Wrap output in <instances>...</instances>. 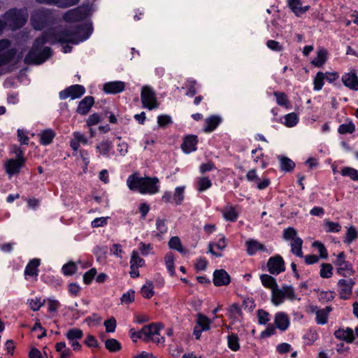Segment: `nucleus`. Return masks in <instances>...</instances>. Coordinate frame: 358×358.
I'll return each instance as SVG.
<instances>
[{"instance_id": "nucleus-23", "label": "nucleus", "mask_w": 358, "mask_h": 358, "mask_svg": "<svg viewBox=\"0 0 358 358\" xmlns=\"http://www.w3.org/2000/svg\"><path fill=\"white\" fill-rule=\"evenodd\" d=\"M197 139L195 136H186L181 145L182 151L189 154L196 150Z\"/></svg>"}, {"instance_id": "nucleus-56", "label": "nucleus", "mask_w": 358, "mask_h": 358, "mask_svg": "<svg viewBox=\"0 0 358 358\" xmlns=\"http://www.w3.org/2000/svg\"><path fill=\"white\" fill-rule=\"evenodd\" d=\"M283 238L286 241H292L299 237L297 236V231L295 229L288 227L283 231Z\"/></svg>"}, {"instance_id": "nucleus-46", "label": "nucleus", "mask_w": 358, "mask_h": 358, "mask_svg": "<svg viewBox=\"0 0 358 358\" xmlns=\"http://www.w3.org/2000/svg\"><path fill=\"white\" fill-rule=\"evenodd\" d=\"M324 228L327 232L337 233L341 231V226L338 222L325 220L324 221Z\"/></svg>"}, {"instance_id": "nucleus-49", "label": "nucleus", "mask_w": 358, "mask_h": 358, "mask_svg": "<svg viewBox=\"0 0 358 358\" xmlns=\"http://www.w3.org/2000/svg\"><path fill=\"white\" fill-rule=\"evenodd\" d=\"M228 347L233 351H238L240 348L239 340L236 335L231 334L227 338Z\"/></svg>"}, {"instance_id": "nucleus-18", "label": "nucleus", "mask_w": 358, "mask_h": 358, "mask_svg": "<svg viewBox=\"0 0 358 358\" xmlns=\"http://www.w3.org/2000/svg\"><path fill=\"white\" fill-rule=\"evenodd\" d=\"M231 278L224 269L215 270L213 273V283L215 286H226L230 283Z\"/></svg>"}, {"instance_id": "nucleus-62", "label": "nucleus", "mask_w": 358, "mask_h": 358, "mask_svg": "<svg viewBox=\"0 0 358 358\" xmlns=\"http://www.w3.org/2000/svg\"><path fill=\"white\" fill-rule=\"evenodd\" d=\"M318 338L317 333L315 330H310L304 336L303 338L307 345H312Z\"/></svg>"}, {"instance_id": "nucleus-19", "label": "nucleus", "mask_w": 358, "mask_h": 358, "mask_svg": "<svg viewBox=\"0 0 358 358\" xmlns=\"http://www.w3.org/2000/svg\"><path fill=\"white\" fill-rule=\"evenodd\" d=\"M222 216L226 221L236 222L239 216V210L237 206L227 204L221 210Z\"/></svg>"}, {"instance_id": "nucleus-17", "label": "nucleus", "mask_w": 358, "mask_h": 358, "mask_svg": "<svg viewBox=\"0 0 358 358\" xmlns=\"http://www.w3.org/2000/svg\"><path fill=\"white\" fill-rule=\"evenodd\" d=\"M274 324L280 331H286L290 324L288 315L285 312L276 313L274 316Z\"/></svg>"}, {"instance_id": "nucleus-8", "label": "nucleus", "mask_w": 358, "mask_h": 358, "mask_svg": "<svg viewBox=\"0 0 358 358\" xmlns=\"http://www.w3.org/2000/svg\"><path fill=\"white\" fill-rule=\"evenodd\" d=\"M65 336L73 350L79 351L81 349V345L79 343V340L83 338V332L80 329H69L65 333Z\"/></svg>"}, {"instance_id": "nucleus-43", "label": "nucleus", "mask_w": 358, "mask_h": 358, "mask_svg": "<svg viewBox=\"0 0 358 358\" xmlns=\"http://www.w3.org/2000/svg\"><path fill=\"white\" fill-rule=\"evenodd\" d=\"M260 279L262 285L271 290L278 286L275 280L269 275L263 274L260 276Z\"/></svg>"}, {"instance_id": "nucleus-5", "label": "nucleus", "mask_w": 358, "mask_h": 358, "mask_svg": "<svg viewBox=\"0 0 358 358\" xmlns=\"http://www.w3.org/2000/svg\"><path fill=\"white\" fill-rule=\"evenodd\" d=\"M13 152L16 154L17 159H9L5 164L6 171L10 177L20 172V170L25 161L23 157L22 151L20 148L14 146Z\"/></svg>"}, {"instance_id": "nucleus-2", "label": "nucleus", "mask_w": 358, "mask_h": 358, "mask_svg": "<svg viewBox=\"0 0 358 358\" xmlns=\"http://www.w3.org/2000/svg\"><path fill=\"white\" fill-rule=\"evenodd\" d=\"M27 18L28 14L26 10H10L5 16V22L0 20V34L3 30L5 25L9 26L12 29L22 27Z\"/></svg>"}, {"instance_id": "nucleus-53", "label": "nucleus", "mask_w": 358, "mask_h": 358, "mask_svg": "<svg viewBox=\"0 0 358 358\" xmlns=\"http://www.w3.org/2000/svg\"><path fill=\"white\" fill-rule=\"evenodd\" d=\"M324 73L318 72L313 80L314 90L320 91L324 85Z\"/></svg>"}, {"instance_id": "nucleus-55", "label": "nucleus", "mask_w": 358, "mask_h": 358, "mask_svg": "<svg viewBox=\"0 0 358 358\" xmlns=\"http://www.w3.org/2000/svg\"><path fill=\"white\" fill-rule=\"evenodd\" d=\"M44 22V17L38 13H36L31 17L32 25L36 29H41L43 26Z\"/></svg>"}, {"instance_id": "nucleus-9", "label": "nucleus", "mask_w": 358, "mask_h": 358, "mask_svg": "<svg viewBox=\"0 0 358 358\" xmlns=\"http://www.w3.org/2000/svg\"><path fill=\"white\" fill-rule=\"evenodd\" d=\"M227 246V240L226 237L220 234L217 236V240L210 242L208 245V252L215 257H222V251Z\"/></svg>"}, {"instance_id": "nucleus-20", "label": "nucleus", "mask_w": 358, "mask_h": 358, "mask_svg": "<svg viewBox=\"0 0 358 358\" xmlns=\"http://www.w3.org/2000/svg\"><path fill=\"white\" fill-rule=\"evenodd\" d=\"M103 90L107 94H117L125 89V83L122 81H112L104 84Z\"/></svg>"}, {"instance_id": "nucleus-40", "label": "nucleus", "mask_w": 358, "mask_h": 358, "mask_svg": "<svg viewBox=\"0 0 358 358\" xmlns=\"http://www.w3.org/2000/svg\"><path fill=\"white\" fill-rule=\"evenodd\" d=\"M105 347L110 352H115L121 350L122 345L117 340L109 338L106 341Z\"/></svg>"}, {"instance_id": "nucleus-57", "label": "nucleus", "mask_w": 358, "mask_h": 358, "mask_svg": "<svg viewBox=\"0 0 358 358\" xmlns=\"http://www.w3.org/2000/svg\"><path fill=\"white\" fill-rule=\"evenodd\" d=\"M62 273L65 275H71L77 271L76 264L74 262H69L62 266Z\"/></svg>"}, {"instance_id": "nucleus-13", "label": "nucleus", "mask_w": 358, "mask_h": 358, "mask_svg": "<svg viewBox=\"0 0 358 358\" xmlns=\"http://www.w3.org/2000/svg\"><path fill=\"white\" fill-rule=\"evenodd\" d=\"M268 271L274 275H278L285 269L283 259L280 255L271 257L267 263Z\"/></svg>"}, {"instance_id": "nucleus-22", "label": "nucleus", "mask_w": 358, "mask_h": 358, "mask_svg": "<svg viewBox=\"0 0 358 358\" xmlns=\"http://www.w3.org/2000/svg\"><path fill=\"white\" fill-rule=\"evenodd\" d=\"M73 138L70 141V146L74 151H78L80 143L87 145L89 143L87 137L80 131H74Z\"/></svg>"}, {"instance_id": "nucleus-44", "label": "nucleus", "mask_w": 358, "mask_h": 358, "mask_svg": "<svg viewBox=\"0 0 358 358\" xmlns=\"http://www.w3.org/2000/svg\"><path fill=\"white\" fill-rule=\"evenodd\" d=\"M302 243L303 241L299 237L290 241L292 252L298 257H302Z\"/></svg>"}, {"instance_id": "nucleus-7", "label": "nucleus", "mask_w": 358, "mask_h": 358, "mask_svg": "<svg viewBox=\"0 0 358 358\" xmlns=\"http://www.w3.org/2000/svg\"><path fill=\"white\" fill-rule=\"evenodd\" d=\"M16 52L10 48V43L7 39L0 40V66L9 62Z\"/></svg>"}, {"instance_id": "nucleus-32", "label": "nucleus", "mask_w": 358, "mask_h": 358, "mask_svg": "<svg viewBox=\"0 0 358 358\" xmlns=\"http://www.w3.org/2000/svg\"><path fill=\"white\" fill-rule=\"evenodd\" d=\"M41 264L39 259H33L27 265L24 271L26 275L36 276L38 275V267Z\"/></svg>"}, {"instance_id": "nucleus-48", "label": "nucleus", "mask_w": 358, "mask_h": 358, "mask_svg": "<svg viewBox=\"0 0 358 358\" xmlns=\"http://www.w3.org/2000/svg\"><path fill=\"white\" fill-rule=\"evenodd\" d=\"M154 285L150 281L146 282V283L142 287L141 292L143 297L150 299L154 295Z\"/></svg>"}, {"instance_id": "nucleus-41", "label": "nucleus", "mask_w": 358, "mask_h": 358, "mask_svg": "<svg viewBox=\"0 0 358 358\" xmlns=\"http://www.w3.org/2000/svg\"><path fill=\"white\" fill-rule=\"evenodd\" d=\"M212 321L202 314L197 315L196 324L201 329V331H207L210 329Z\"/></svg>"}, {"instance_id": "nucleus-59", "label": "nucleus", "mask_w": 358, "mask_h": 358, "mask_svg": "<svg viewBox=\"0 0 358 358\" xmlns=\"http://www.w3.org/2000/svg\"><path fill=\"white\" fill-rule=\"evenodd\" d=\"M258 322L260 324H266L270 320V315L268 312L259 309L257 312Z\"/></svg>"}, {"instance_id": "nucleus-54", "label": "nucleus", "mask_w": 358, "mask_h": 358, "mask_svg": "<svg viewBox=\"0 0 358 358\" xmlns=\"http://www.w3.org/2000/svg\"><path fill=\"white\" fill-rule=\"evenodd\" d=\"M156 229L158 231L156 236L159 237V239H161V234H166L168 230L166 221L164 220L157 219L156 221Z\"/></svg>"}, {"instance_id": "nucleus-39", "label": "nucleus", "mask_w": 358, "mask_h": 358, "mask_svg": "<svg viewBox=\"0 0 358 358\" xmlns=\"http://www.w3.org/2000/svg\"><path fill=\"white\" fill-rule=\"evenodd\" d=\"M145 264V261L142 259L136 250H133L130 259V268L142 267Z\"/></svg>"}, {"instance_id": "nucleus-45", "label": "nucleus", "mask_w": 358, "mask_h": 358, "mask_svg": "<svg viewBox=\"0 0 358 358\" xmlns=\"http://www.w3.org/2000/svg\"><path fill=\"white\" fill-rule=\"evenodd\" d=\"M358 237V232L354 227H350L346 232L343 242L347 244L352 243Z\"/></svg>"}, {"instance_id": "nucleus-31", "label": "nucleus", "mask_w": 358, "mask_h": 358, "mask_svg": "<svg viewBox=\"0 0 358 358\" xmlns=\"http://www.w3.org/2000/svg\"><path fill=\"white\" fill-rule=\"evenodd\" d=\"M113 148V143L108 140L103 141L98 143L96 146V150L99 155L104 157H108L109 152Z\"/></svg>"}, {"instance_id": "nucleus-24", "label": "nucleus", "mask_w": 358, "mask_h": 358, "mask_svg": "<svg viewBox=\"0 0 358 358\" xmlns=\"http://www.w3.org/2000/svg\"><path fill=\"white\" fill-rule=\"evenodd\" d=\"M331 310V308L329 306L323 309H318L317 307L312 308V312L315 313V320L318 324H325L327 322L328 315Z\"/></svg>"}, {"instance_id": "nucleus-47", "label": "nucleus", "mask_w": 358, "mask_h": 358, "mask_svg": "<svg viewBox=\"0 0 358 358\" xmlns=\"http://www.w3.org/2000/svg\"><path fill=\"white\" fill-rule=\"evenodd\" d=\"M333 275V267L330 264L322 263L320 271V275L322 278H329Z\"/></svg>"}, {"instance_id": "nucleus-3", "label": "nucleus", "mask_w": 358, "mask_h": 358, "mask_svg": "<svg viewBox=\"0 0 358 358\" xmlns=\"http://www.w3.org/2000/svg\"><path fill=\"white\" fill-rule=\"evenodd\" d=\"M285 299L289 301L299 300L294 292V288L292 286L283 285L281 288L278 286L271 290V303L275 306H278L283 303Z\"/></svg>"}, {"instance_id": "nucleus-14", "label": "nucleus", "mask_w": 358, "mask_h": 358, "mask_svg": "<svg viewBox=\"0 0 358 358\" xmlns=\"http://www.w3.org/2000/svg\"><path fill=\"white\" fill-rule=\"evenodd\" d=\"M143 194H155L159 192V180L157 178H143Z\"/></svg>"}, {"instance_id": "nucleus-61", "label": "nucleus", "mask_w": 358, "mask_h": 358, "mask_svg": "<svg viewBox=\"0 0 358 358\" xmlns=\"http://www.w3.org/2000/svg\"><path fill=\"white\" fill-rule=\"evenodd\" d=\"M45 300H41V298L36 297L29 301V304L31 310L37 311L44 304Z\"/></svg>"}, {"instance_id": "nucleus-60", "label": "nucleus", "mask_w": 358, "mask_h": 358, "mask_svg": "<svg viewBox=\"0 0 358 358\" xmlns=\"http://www.w3.org/2000/svg\"><path fill=\"white\" fill-rule=\"evenodd\" d=\"M107 333H113L115 331L117 327V322L113 317H110L106 320L103 323Z\"/></svg>"}, {"instance_id": "nucleus-33", "label": "nucleus", "mask_w": 358, "mask_h": 358, "mask_svg": "<svg viewBox=\"0 0 358 358\" xmlns=\"http://www.w3.org/2000/svg\"><path fill=\"white\" fill-rule=\"evenodd\" d=\"M247 245V251L249 255H252L255 254L259 250H265V248L264 245H262L261 243L255 241V240H250L246 242Z\"/></svg>"}, {"instance_id": "nucleus-27", "label": "nucleus", "mask_w": 358, "mask_h": 358, "mask_svg": "<svg viewBox=\"0 0 358 358\" xmlns=\"http://www.w3.org/2000/svg\"><path fill=\"white\" fill-rule=\"evenodd\" d=\"M327 51L325 49H318L316 57L311 62L312 64L316 67L322 66L327 59Z\"/></svg>"}, {"instance_id": "nucleus-29", "label": "nucleus", "mask_w": 358, "mask_h": 358, "mask_svg": "<svg viewBox=\"0 0 358 358\" xmlns=\"http://www.w3.org/2000/svg\"><path fill=\"white\" fill-rule=\"evenodd\" d=\"M93 103L94 98L92 96H86L80 101L78 107V112L82 115L87 114L89 112L90 108L92 106Z\"/></svg>"}, {"instance_id": "nucleus-28", "label": "nucleus", "mask_w": 358, "mask_h": 358, "mask_svg": "<svg viewBox=\"0 0 358 358\" xmlns=\"http://www.w3.org/2000/svg\"><path fill=\"white\" fill-rule=\"evenodd\" d=\"M39 3L52 4L58 7L66 8L76 4L79 0H37Z\"/></svg>"}, {"instance_id": "nucleus-10", "label": "nucleus", "mask_w": 358, "mask_h": 358, "mask_svg": "<svg viewBox=\"0 0 358 358\" xmlns=\"http://www.w3.org/2000/svg\"><path fill=\"white\" fill-rule=\"evenodd\" d=\"M341 80L345 87L358 91V76L355 69H350L342 75Z\"/></svg>"}, {"instance_id": "nucleus-30", "label": "nucleus", "mask_w": 358, "mask_h": 358, "mask_svg": "<svg viewBox=\"0 0 358 358\" xmlns=\"http://www.w3.org/2000/svg\"><path fill=\"white\" fill-rule=\"evenodd\" d=\"M221 122V118L219 116L213 115L208 117L206 121V126L203 129L205 132H211L216 129V127Z\"/></svg>"}, {"instance_id": "nucleus-6", "label": "nucleus", "mask_w": 358, "mask_h": 358, "mask_svg": "<svg viewBox=\"0 0 358 358\" xmlns=\"http://www.w3.org/2000/svg\"><path fill=\"white\" fill-rule=\"evenodd\" d=\"M141 101L144 107L149 110L158 108V103L153 90L149 86H143L141 89Z\"/></svg>"}, {"instance_id": "nucleus-64", "label": "nucleus", "mask_w": 358, "mask_h": 358, "mask_svg": "<svg viewBox=\"0 0 358 358\" xmlns=\"http://www.w3.org/2000/svg\"><path fill=\"white\" fill-rule=\"evenodd\" d=\"M139 250L141 254L144 256L153 253V246L151 243L141 242L139 243Z\"/></svg>"}, {"instance_id": "nucleus-42", "label": "nucleus", "mask_w": 358, "mask_h": 358, "mask_svg": "<svg viewBox=\"0 0 358 358\" xmlns=\"http://www.w3.org/2000/svg\"><path fill=\"white\" fill-rule=\"evenodd\" d=\"M174 255L171 252H169L164 257V262L166 267L171 275H175V268H174Z\"/></svg>"}, {"instance_id": "nucleus-21", "label": "nucleus", "mask_w": 358, "mask_h": 358, "mask_svg": "<svg viewBox=\"0 0 358 358\" xmlns=\"http://www.w3.org/2000/svg\"><path fill=\"white\" fill-rule=\"evenodd\" d=\"M143 178L139 177L136 174L129 176L127 180L128 187L133 191H137L142 194Z\"/></svg>"}, {"instance_id": "nucleus-16", "label": "nucleus", "mask_w": 358, "mask_h": 358, "mask_svg": "<svg viewBox=\"0 0 358 358\" xmlns=\"http://www.w3.org/2000/svg\"><path fill=\"white\" fill-rule=\"evenodd\" d=\"M355 282L352 279H341L338 282V292L341 297L348 299L352 293Z\"/></svg>"}, {"instance_id": "nucleus-38", "label": "nucleus", "mask_w": 358, "mask_h": 358, "mask_svg": "<svg viewBox=\"0 0 358 358\" xmlns=\"http://www.w3.org/2000/svg\"><path fill=\"white\" fill-rule=\"evenodd\" d=\"M278 158L280 163L281 170L284 171H289L294 168L295 164L288 157L284 156H278Z\"/></svg>"}, {"instance_id": "nucleus-58", "label": "nucleus", "mask_w": 358, "mask_h": 358, "mask_svg": "<svg viewBox=\"0 0 358 358\" xmlns=\"http://www.w3.org/2000/svg\"><path fill=\"white\" fill-rule=\"evenodd\" d=\"M355 129V124L350 122L341 124L338 128V132L341 134H352Z\"/></svg>"}, {"instance_id": "nucleus-52", "label": "nucleus", "mask_w": 358, "mask_h": 358, "mask_svg": "<svg viewBox=\"0 0 358 358\" xmlns=\"http://www.w3.org/2000/svg\"><path fill=\"white\" fill-rule=\"evenodd\" d=\"M341 173L343 176H348L353 180H358V171L351 167H344L341 169Z\"/></svg>"}, {"instance_id": "nucleus-26", "label": "nucleus", "mask_w": 358, "mask_h": 358, "mask_svg": "<svg viewBox=\"0 0 358 358\" xmlns=\"http://www.w3.org/2000/svg\"><path fill=\"white\" fill-rule=\"evenodd\" d=\"M288 5L296 16H300L308 10V6H302L301 0H288Z\"/></svg>"}, {"instance_id": "nucleus-1", "label": "nucleus", "mask_w": 358, "mask_h": 358, "mask_svg": "<svg viewBox=\"0 0 358 358\" xmlns=\"http://www.w3.org/2000/svg\"><path fill=\"white\" fill-rule=\"evenodd\" d=\"M91 34L89 27L77 29L75 32L64 31L57 35L55 38L51 36H43L36 40L33 48L30 50L24 59L27 64H39L45 61L51 55V50L49 48L41 49L45 42L71 43L78 44L87 40Z\"/></svg>"}, {"instance_id": "nucleus-34", "label": "nucleus", "mask_w": 358, "mask_h": 358, "mask_svg": "<svg viewBox=\"0 0 358 358\" xmlns=\"http://www.w3.org/2000/svg\"><path fill=\"white\" fill-rule=\"evenodd\" d=\"M211 186V180L208 177H200L197 179L196 189L198 192H204L208 189Z\"/></svg>"}, {"instance_id": "nucleus-36", "label": "nucleus", "mask_w": 358, "mask_h": 358, "mask_svg": "<svg viewBox=\"0 0 358 358\" xmlns=\"http://www.w3.org/2000/svg\"><path fill=\"white\" fill-rule=\"evenodd\" d=\"M55 136V133L52 130H44L40 134V142L43 145H48L52 142Z\"/></svg>"}, {"instance_id": "nucleus-63", "label": "nucleus", "mask_w": 358, "mask_h": 358, "mask_svg": "<svg viewBox=\"0 0 358 358\" xmlns=\"http://www.w3.org/2000/svg\"><path fill=\"white\" fill-rule=\"evenodd\" d=\"M101 120L100 115L98 113H94L90 115L86 121L87 127L90 128L94 125L98 124Z\"/></svg>"}, {"instance_id": "nucleus-51", "label": "nucleus", "mask_w": 358, "mask_h": 358, "mask_svg": "<svg viewBox=\"0 0 358 358\" xmlns=\"http://www.w3.org/2000/svg\"><path fill=\"white\" fill-rule=\"evenodd\" d=\"M169 246L171 249L176 250L180 253H183L185 252L180 240L178 236H173L169 240Z\"/></svg>"}, {"instance_id": "nucleus-4", "label": "nucleus", "mask_w": 358, "mask_h": 358, "mask_svg": "<svg viewBox=\"0 0 358 358\" xmlns=\"http://www.w3.org/2000/svg\"><path fill=\"white\" fill-rule=\"evenodd\" d=\"M163 329L161 323H152L144 326L141 329V333L143 335V341H153L156 343H163L165 340L164 337H160V331Z\"/></svg>"}, {"instance_id": "nucleus-12", "label": "nucleus", "mask_w": 358, "mask_h": 358, "mask_svg": "<svg viewBox=\"0 0 358 358\" xmlns=\"http://www.w3.org/2000/svg\"><path fill=\"white\" fill-rule=\"evenodd\" d=\"M334 264L336 266L337 273L338 274L344 276L352 274L351 265L345 261L343 252H341L337 255Z\"/></svg>"}, {"instance_id": "nucleus-37", "label": "nucleus", "mask_w": 358, "mask_h": 358, "mask_svg": "<svg viewBox=\"0 0 358 358\" xmlns=\"http://www.w3.org/2000/svg\"><path fill=\"white\" fill-rule=\"evenodd\" d=\"M282 123L287 127H293L299 122V117L294 113H290L284 116Z\"/></svg>"}, {"instance_id": "nucleus-35", "label": "nucleus", "mask_w": 358, "mask_h": 358, "mask_svg": "<svg viewBox=\"0 0 358 358\" xmlns=\"http://www.w3.org/2000/svg\"><path fill=\"white\" fill-rule=\"evenodd\" d=\"M185 186H178L175 188L173 194V202L176 205L182 204L185 199Z\"/></svg>"}, {"instance_id": "nucleus-25", "label": "nucleus", "mask_w": 358, "mask_h": 358, "mask_svg": "<svg viewBox=\"0 0 358 358\" xmlns=\"http://www.w3.org/2000/svg\"><path fill=\"white\" fill-rule=\"evenodd\" d=\"M85 11L84 8H77L68 11L64 15V19L66 21H78L83 20L85 17Z\"/></svg>"}, {"instance_id": "nucleus-50", "label": "nucleus", "mask_w": 358, "mask_h": 358, "mask_svg": "<svg viewBox=\"0 0 358 358\" xmlns=\"http://www.w3.org/2000/svg\"><path fill=\"white\" fill-rule=\"evenodd\" d=\"M252 157H253V161L257 164L259 162H260L261 167L262 169H265L267 166V162L263 159V154L260 149L259 150V149L253 150L252 151Z\"/></svg>"}, {"instance_id": "nucleus-15", "label": "nucleus", "mask_w": 358, "mask_h": 358, "mask_svg": "<svg viewBox=\"0 0 358 358\" xmlns=\"http://www.w3.org/2000/svg\"><path fill=\"white\" fill-rule=\"evenodd\" d=\"M334 336L348 343H352L355 339L354 330L350 327H341L336 330L334 333Z\"/></svg>"}, {"instance_id": "nucleus-11", "label": "nucleus", "mask_w": 358, "mask_h": 358, "mask_svg": "<svg viewBox=\"0 0 358 358\" xmlns=\"http://www.w3.org/2000/svg\"><path fill=\"white\" fill-rule=\"evenodd\" d=\"M85 90L83 86L80 85H74L60 92L59 98L61 99H66L67 98L75 99L80 97L85 93Z\"/></svg>"}]
</instances>
